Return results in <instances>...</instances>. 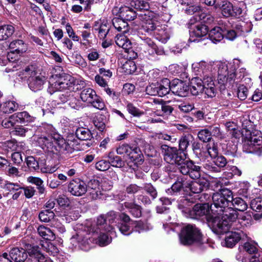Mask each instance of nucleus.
<instances>
[{"label": "nucleus", "instance_id": "obj_6", "mask_svg": "<svg viewBox=\"0 0 262 262\" xmlns=\"http://www.w3.org/2000/svg\"><path fill=\"white\" fill-rule=\"evenodd\" d=\"M181 244L184 246L200 245L202 242V234L195 225L188 224L183 227L179 235Z\"/></svg>", "mask_w": 262, "mask_h": 262}, {"label": "nucleus", "instance_id": "obj_20", "mask_svg": "<svg viewBox=\"0 0 262 262\" xmlns=\"http://www.w3.org/2000/svg\"><path fill=\"white\" fill-rule=\"evenodd\" d=\"M250 208L254 211L253 217L256 221L262 219V198L258 197L253 199L250 204Z\"/></svg>", "mask_w": 262, "mask_h": 262}, {"label": "nucleus", "instance_id": "obj_11", "mask_svg": "<svg viewBox=\"0 0 262 262\" xmlns=\"http://www.w3.org/2000/svg\"><path fill=\"white\" fill-rule=\"evenodd\" d=\"M251 217L247 212L238 216L233 221L230 222L228 225L227 233L231 227L233 229L241 230L245 227L249 226L251 225Z\"/></svg>", "mask_w": 262, "mask_h": 262}, {"label": "nucleus", "instance_id": "obj_49", "mask_svg": "<svg viewBox=\"0 0 262 262\" xmlns=\"http://www.w3.org/2000/svg\"><path fill=\"white\" fill-rule=\"evenodd\" d=\"M67 75L64 74L60 76L58 79L55 81V86H58L59 91L67 90L68 86H67Z\"/></svg>", "mask_w": 262, "mask_h": 262}, {"label": "nucleus", "instance_id": "obj_48", "mask_svg": "<svg viewBox=\"0 0 262 262\" xmlns=\"http://www.w3.org/2000/svg\"><path fill=\"white\" fill-rule=\"evenodd\" d=\"M208 155L213 159L218 155V148L217 145L214 143H209L206 146Z\"/></svg>", "mask_w": 262, "mask_h": 262}, {"label": "nucleus", "instance_id": "obj_4", "mask_svg": "<svg viewBox=\"0 0 262 262\" xmlns=\"http://www.w3.org/2000/svg\"><path fill=\"white\" fill-rule=\"evenodd\" d=\"M252 126L251 122L247 120L243 123V129L245 130L243 135L244 137V150L248 153L259 154L262 146V133L258 130H250L249 126Z\"/></svg>", "mask_w": 262, "mask_h": 262}, {"label": "nucleus", "instance_id": "obj_31", "mask_svg": "<svg viewBox=\"0 0 262 262\" xmlns=\"http://www.w3.org/2000/svg\"><path fill=\"white\" fill-rule=\"evenodd\" d=\"M75 135L81 140H90L93 136L91 131L86 128L80 127L77 128Z\"/></svg>", "mask_w": 262, "mask_h": 262}, {"label": "nucleus", "instance_id": "obj_50", "mask_svg": "<svg viewBox=\"0 0 262 262\" xmlns=\"http://www.w3.org/2000/svg\"><path fill=\"white\" fill-rule=\"evenodd\" d=\"M54 216V213L53 211L46 210L41 211L39 214V218L40 220L43 222H48Z\"/></svg>", "mask_w": 262, "mask_h": 262}, {"label": "nucleus", "instance_id": "obj_59", "mask_svg": "<svg viewBox=\"0 0 262 262\" xmlns=\"http://www.w3.org/2000/svg\"><path fill=\"white\" fill-rule=\"evenodd\" d=\"M237 33L233 30H229L227 28H224V36L229 40H233L236 37Z\"/></svg>", "mask_w": 262, "mask_h": 262}, {"label": "nucleus", "instance_id": "obj_40", "mask_svg": "<svg viewBox=\"0 0 262 262\" xmlns=\"http://www.w3.org/2000/svg\"><path fill=\"white\" fill-rule=\"evenodd\" d=\"M1 147L6 152L13 151L17 150L18 144L15 140H9L1 143Z\"/></svg>", "mask_w": 262, "mask_h": 262}, {"label": "nucleus", "instance_id": "obj_58", "mask_svg": "<svg viewBox=\"0 0 262 262\" xmlns=\"http://www.w3.org/2000/svg\"><path fill=\"white\" fill-rule=\"evenodd\" d=\"M111 241L108 236L105 234H100L98 236V244L101 246H104L108 244Z\"/></svg>", "mask_w": 262, "mask_h": 262}, {"label": "nucleus", "instance_id": "obj_54", "mask_svg": "<svg viewBox=\"0 0 262 262\" xmlns=\"http://www.w3.org/2000/svg\"><path fill=\"white\" fill-rule=\"evenodd\" d=\"M26 163L31 170H35L39 168L38 162L33 157H28L26 160Z\"/></svg>", "mask_w": 262, "mask_h": 262}, {"label": "nucleus", "instance_id": "obj_28", "mask_svg": "<svg viewBox=\"0 0 262 262\" xmlns=\"http://www.w3.org/2000/svg\"><path fill=\"white\" fill-rule=\"evenodd\" d=\"M9 48L11 51L15 52L17 54L23 53L27 50V45L20 39L15 40L11 42Z\"/></svg>", "mask_w": 262, "mask_h": 262}, {"label": "nucleus", "instance_id": "obj_45", "mask_svg": "<svg viewBox=\"0 0 262 262\" xmlns=\"http://www.w3.org/2000/svg\"><path fill=\"white\" fill-rule=\"evenodd\" d=\"M67 86H68L67 90L71 91H76L78 90V81L70 75H67Z\"/></svg>", "mask_w": 262, "mask_h": 262}, {"label": "nucleus", "instance_id": "obj_17", "mask_svg": "<svg viewBox=\"0 0 262 262\" xmlns=\"http://www.w3.org/2000/svg\"><path fill=\"white\" fill-rule=\"evenodd\" d=\"M203 85L205 88V93L208 97L212 98L214 97L216 93V89L215 86L214 82L212 77L209 74H205L201 76Z\"/></svg>", "mask_w": 262, "mask_h": 262}, {"label": "nucleus", "instance_id": "obj_7", "mask_svg": "<svg viewBox=\"0 0 262 262\" xmlns=\"http://www.w3.org/2000/svg\"><path fill=\"white\" fill-rule=\"evenodd\" d=\"M23 74L26 76H30L28 78V85L30 89L35 92L42 88L46 77L39 73L35 66H28L23 70Z\"/></svg>", "mask_w": 262, "mask_h": 262}, {"label": "nucleus", "instance_id": "obj_43", "mask_svg": "<svg viewBox=\"0 0 262 262\" xmlns=\"http://www.w3.org/2000/svg\"><path fill=\"white\" fill-rule=\"evenodd\" d=\"M125 207L129 210L131 213L135 217H140L141 215V210L140 206L130 203H125Z\"/></svg>", "mask_w": 262, "mask_h": 262}, {"label": "nucleus", "instance_id": "obj_13", "mask_svg": "<svg viewBox=\"0 0 262 262\" xmlns=\"http://www.w3.org/2000/svg\"><path fill=\"white\" fill-rule=\"evenodd\" d=\"M116 16H118V20L122 21L123 25V32H125L127 30V23L125 22V20H131L134 19L136 17V13L133 10L129 8L124 6L121 7L119 8Z\"/></svg>", "mask_w": 262, "mask_h": 262}, {"label": "nucleus", "instance_id": "obj_41", "mask_svg": "<svg viewBox=\"0 0 262 262\" xmlns=\"http://www.w3.org/2000/svg\"><path fill=\"white\" fill-rule=\"evenodd\" d=\"M192 136L188 134L182 136L179 140V149L181 151H185L192 141Z\"/></svg>", "mask_w": 262, "mask_h": 262}, {"label": "nucleus", "instance_id": "obj_32", "mask_svg": "<svg viewBox=\"0 0 262 262\" xmlns=\"http://www.w3.org/2000/svg\"><path fill=\"white\" fill-rule=\"evenodd\" d=\"M14 32V28L12 25H6L0 26V41L7 39Z\"/></svg>", "mask_w": 262, "mask_h": 262}, {"label": "nucleus", "instance_id": "obj_19", "mask_svg": "<svg viewBox=\"0 0 262 262\" xmlns=\"http://www.w3.org/2000/svg\"><path fill=\"white\" fill-rule=\"evenodd\" d=\"M208 33V27L204 24L198 23L194 26L193 30L190 32V40L193 42L199 41L200 40L199 39H193V37L200 38L206 36Z\"/></svg>", "mask_w": 262, "mask_h": 262}, {"label": "nucleus", "instance_id": "obj_8", "mask_svg": "<svg viewBox=\"0 0 262 262\" xmlns=\"http://www.w3.org/2000/svg\"><path fill=\"white\" fill-rule=\"evenodd\" d=\"M9 255L14 262H29L27 260L28 254L26 250L22 248H13L9 252ZM30 260L34 262H42L45 257L40 253L37 252L31 255Z\"/></svg>", "mask_w": 262, "mask_h": 262}, {"label": "nucleus", "instance_id": "obj_21", "mask_svg": "<svg viewBox=\"0 0 262 262\" xmlns=\"http://www.w3.org/2000/svg\"><path fill=\"white\" fill-rule=\"evenodd\" d=\"M136 69V65L133 60L123 59L119 63L118 71L125 74H132Z\"/></svg>", "mask_w": 262, "mask_h": 262}, {"label": "nucleus", "instance_id": "obj_2", "mask_svg": "<svg viewBox=\"0 0 262 262\" xmlns=\"http://www.w3.org/2000/svg\"><path fill=\"white\" fill-rule=\"evenodd\" d=\"M164 159L168 163L175 164L180 172L189 176L192 179L201 177V167L196 165L191 160L186 159V155L179 151L176 147L165 146Z\"/></svg>", "mask_w": 262, "mask_h": 262}, {"label": "nucleus", "instance_id": "obj_60", "mask_svg": "<svg viewBox=\"0 0 262 262\" xmlns=\"http://www.w3.org/2000/svg\"><path fill=\"white\" fill-rule=\"evenodd\" d=\"M92 105L99 110H102L104 107V104L103 101L96 95V97L93 99V101L90 102Z\"/></svg>", "mask_w": 262, "mask_h": 262}, {"label": "nucleus", "instance_id": "obj_53", "mask_svg": "<svg viewBox=\"0 0 262 262\" xmlns=\"http://www.w3.org/2000/svg\"><path fill=\"white\" fill-rule=\"evenodd\" d=\"M187 182L178 181L171 186V189L174 192L179 191L182 188L187 191Z\"/></svg>", "mask_w": 262, "mask_h": 262}, {"label": "nucleus", "instance_id": "obj_57", "mask_svg": "<svg viewBox=\"0 0 262 262\" xmlns=\"http://www.w3.org/2000/svg\"><path fill=\"white\" fill-rule=\"evenodd\" d=\"M248 89L244 85H241L239 86L237 91V97L242 100L246 99L248 96Z\"/></svg>", "mask_w": 262, "mask_h": 262}, {"label": "nucleus", "instance_id": "obj_55", "mask_svg": "<svg viewBox=\"0 0 262 262\" xmlns=\"http://www.w3.org/2000/svg\"><path fill=\"white\" fill-rule=\"evenodd\" d=\"M110 162L101 160L96 163L95 167L99 171H105L110 168Z\"/></svg>", "mask_w": 262, "mask_h": 262}, {"label": "nucleus", "instance_id": "obj_16", "mask_svg": "<svg viewBox=\"0 0 262 262\" xmlns=\"http://www.w3.org/2000/svg\"><path fill=\"white\" fill-rule=\"evenodd\" d=\"M171 91L180 97H185L188 92V86L186 83L179 79H174L171 82Z\"/></svg>", "mask_w": 262, "mask_h": 262}, {"label": "nucleus", "instance_id": "obj_46", "mask_svg": "<svg viewBox=\"0 0 262 262\" xmlns=\"http://www.w3.org/2000/svg\"><path fill=\"white\" fill-rule=\"evenodd\" d=\"M93 124L96 128L100 132H102L105 127L104 117L100 115L96 116L93 120Z\"/></svg>", "mask_w": 262, "mask_h": 262}, {"label": "nucleus", "instance_id": "obj_42", "mask_svg": "<svg viewBox=\"0 0 262 262\" xmlns=\"http://www.w3.org/2000/svg\"><path fill=\"white\" fill-rule=\"evenodd\" d=\"M18 107V105L14 101H8L5 102L3 104L2 110L5 113H12L16 111Z\"/></svg>", "mask_w": 262, "mask_h": 262}, {"label": "nucleus", "instance_id": "obj_12", "mask_svg": "<svg viewBox=\"0 0 262 262\" xmlns=\"http://www.w3.org/2000/svg\"><path fill=\"white\" fill-rule=\"evenodd\" d=\"M68 191L73 195L81 196L87 191L85 183L79 179L72 180L68 185Z\"/></svg>", "mask_w": 262, "mask_h": 262}, {"label": "nucleus", "instance_id": "obj_29", "mask_svg": "<svg viewBox=\"0 0 262 262\" xmlns=\"http://www.w3.org/2000/svg\"><path fill=\"white\" fill-rule=\"evenodd\" d=\"M210 40L213 43L220 41L224 37V28L216 27L211 29L209 32Z\"/></svg>", "mask_w": 262, "mask_h": 262}, {"label": "nucleus", "instance_id": "obj_35", "mask_svg": "<svg viewBox=\"0 0 262 262\" xmlns=\"http://www.w3.org/2000/svg\"><path fill=\"white\" fill-rule=\"evenodd\" d=\"M238 188L237 193L239 195L247 198L249 194V190L250 187L249 182L247 181H239L236 184Z\"/></svg>", "mask_w": 262, "mask_h": 262}, {"label": "nucleus", "instance_id": "obj_47", "mask_svg": "<svg viewBox=\"0 0 262 262\" xmlns=\"http://www.w3.org/2000/svg\"><path fill=\"white\" fill-rule=\"evenodd\" d=\"M198 136L201 141L207 142L210 141L212 135L210 130L208 129H204L198 133Z\"/></svg>", "mask_w": 262, "mask_h": 262}, {"label": "nucleus", "instance_id": "obj_15", "mask_svg": "<svg viewBox=\"0 0 262 262\" xmlns=\"http://www.w3.org/2000/svg\"><path fill=\"white\" fill-rule=\"evenodd\" d=\"M221 6L222 13L225 17L238 16L242 14V9L239 7H233L232 4L228 1H223V4L218 5Z\"/></svg>", "mask_w": 262, "mask_h": 262}, {"label": "nucleus", "instance_id": "obj_30", "mask_svg": "<svg viewBox=\"0 0 262 262\" xmlns=\"http://www.w3.org/2000/svg\"><path fill=\"white\" fill-rule=\"evenodd\" d=\"M37 231L39 235L46 240L53 241L55 238L54 232L44 226H39L37 228Z\"/></svg>", "mask_w": 262, "mask_h": 262}, {"label": "nucleus", "instance_id": "obj_14", "mask_svg": "<svg viewBox=\"0 0 262 262\" xmlns=\"http://www.w3.org/2000/svg\"><path fill=\"white\" fill-rule=\"evenodd\" d=\"M213 160V164L210 162H206L203 164L204 168L210 172H219L221 171V168L225 167L227 164L226 158L220 156L215 157Z\"/></svg>", "mask_w": 262, "mask_h": 262}, {"label": "nucleus", "instance_id": "obj_39", "mask_svg": "<svg viewBox=\"0 0 262 262\" xmlns=\"http://www.w3.org/2000/svg\"><path fill=\"white\" fill-rule=\"evenodd\" d=\"M16 121H19L20 123L31 122L34 121L35 118L31 116L26 111L18 112L14 114Z\"/></svg>", "mask_w": 262, "mask_h": 262}, {"label": "nucleus", "instance_id": "obj_52", "mask_svg": "<svg viewBox=\"0 0 262 262\" xmlns=\"http://www.w3.org/2000/svg\"><path fill=\"white\" fill-rule=\"evenodd\" d=\"M142 188L144 189V190L151 196L152 199H155L157 197V190L151 184H145L142 187Z\"/></svg>", "mask_w": 262, "mask_h": 262}, {"label": "nucleus", "instance_id": "obj_62", "mask_svg": "<svg viewBox=\"0 0 262 262\" xmlns=\"http://www.w3.org/2000/svg\"><path fill=\"white\" fill-rule=\"evenodd\" d=\"M127 107L129 113L135 116H139L142 114V113L132 103H128Z\"/></svg>", "mask_w": 262, "mask_h": 262}, {"label": "nucleus", "instance_id": "obj_56", "mask_svg": "<svg viewBox=\"0 0 262 262\" xmlns=\"http://www.w3.org/2000/svg\"><path fill=\"white\" fill-rule=\"evenodd\" d=\"M130 151H129L128 155L129 156L130 159L135 161L141 155V150L139 147H131Z\"/></svg>", "mask_w": 262, "mask_h": 262}, {"label": "nucleus", "instance_id": "obj_64", "mask_svg": "<svg viewBox=\"0 0 262 262\" xmlns=\"http://www.w3.org/2000/svg\"><path fill=\"white\" fill-rule=\"evenodd\" d=\"M249 262H262V252L256 253L253 254L249 259Z\"/></svg>", "mask_w": 262, "mask_h": 262}, {"label": "nucleus", "instance_id": "obj_9", "mask_svg": "<svg viewBox=\"0 0 262 262\" xmlns=\"http://www.w3.org/2000/svg\"><path fill=\"white\" fill-rule=\"evenodd\" d=\"M214 63V62L213 61L202 60L199 62H195L192 64V70L195 75L201 77L209 74L213 69Z\"/></svg>", "mask_w": 262, "mask_h": 262}, {"label": "nucleus", "instance_id": "obj_1", "mask_svg": "<svg viewBox=\"0 0 262 262\" xmlns=\"http://www.w3.org/2000/svg\"><path fill=\"white\" fill-rule=\"evenodd\" d=\"M211 209L213 214L207 218V223L212 230L216 234L227 232L230 222L237 217V212L229 204L232 200V192L227 188L219 189L213 193Z\"/></svg>", "mask_w": 262, "mask_h": 262}, {"label": "nucleus", "instance_id": "obj_38", "mask_svg": "<svg viewBox=\"0 0 262 262\" xmlns=\"http://www.w3.org/2000/svg\"><path fill=\"white\" fill-rule=\"evenodd\" d=\"M230 204L234 207L235 209L240 211H244L248 208V204L241 198H235L231 200Z\"/></svg>", "mask_w": 262, "mask_h": 262}, {"label": "nucleus", "instance_id": "obj_37", "mask_svg": "<svg viewBox=\"0 0 262 262\" xmlns=\"http://www.w3.org/2000/svg\"><path fill=\"white\" fill-rule=\"evenodd\" d=\"M242 247L243 250L251 255L256 254L257 252H262L258 249L257 244L253 241L245 243Z\"/></svg>", "mask_w": 262, "mask_h": 262}, {"label": "nucleus", "instance_id": "obj_22", "mask_svg": "<svg viewBox=\"0 0 262 262\" xmlns=\"http://www.w3.org/2000/svg\"><path fill=\"white\" fill-rule=\"evenodd\" d=\"M242 235V231L228 232L225 238V246L228 248L233 247L239 241Z\"/></svg>", "mask_w": 262, "mask_h": 262}, {"label": "nucleus", "instance_id": "obj_51", "mask_svg": "<svg viewBox=\"0 0 262 262\" xmlns=\"http://www.w3.org/2000/svg\"><path fill=\"white\" fill-rule=\"evenodd\" d=\"M15 115L10 116L8 118H5L2 122V125L5 128H9L13 127L16 123Z\"/></svg>", "mask_w": 262, "mask_h": 262}, {"label": "nucleus", "instance_id": "obj_61", "mask_svg": "<svg viewBox=\"0 0 262 262\" xmlns=\"http://www.w3.org/2000/svg\"><path fill=\"white\" fill-rule=\"evenodd\" d=\"M120 231L122 234L129 235L131 233L129 224L126 223H121L118 226Z\"/></svg>", "mask_w": 262, "mask_h": 262}, {"label": "nucleus", "instance_id": "obj_26", "mask_svg": "<svg viewBox=\"0 0 262 262\" xmlns=\"http://www.w3.org/2000/svg\"><path fill=\"white\" fill-rule=\"evenodd\" d=\"M190 91L193 95H197L200 93H205V88L203 85L202 79L200 77H194L190 82Z\"/></svg>", "mask_w": 262, "mask_h": 262}, {"label": "nucleus", "instance_id": "obj_27", "mask_svg": "<svg viewBox=\"0 0 262 262\" xmlns=\"http://www.w3.org/2000/svg\"><path fill=\"white\" fill-rule=\"evenodd\" d=\"M116 44L118 47L122 48L125 52H128L132 49L130 41L123 34L117 35Z\"/></svg>", "mask_w": 262, "mask_h": 262}, {"label": "nucleus", "instance_id": "obj_10", "mask_svg": "<svg viewBox=\"0 0 262 262\" xmlns=\"http://www.w3.org/2000/svg\"><path fill=\"white\" fill-rule=\"evenodd\" d=\"M147 91L151 95H158L160 97L165 96L171 91L170 81L168 79L165 78L161 81V83L157 87L153 88L150 85L147 88Z\"/></svg>", "mask_w": 262, "mask_h": 262}, {"label": "nucleus", "instance_id": "obj_23", "mask_svg": "<svg viewBox=\"0 0 262 262\" xmlns=\"http://www.w3.org/2000/svg\"><path fill=\"white\" fill-rule=\"evenodd\" d=\"M94 29L98 32L100 38H104L110 30V27L106 21L99 19L95 22Z\"/></svg>", "mask_w": 262, "mask_h": 262}, {"label": "nucleus", "instance_id": "obj_24", "mask_svg": "<svg viewBox=\"0 0 262 262\" xmlns=\"http://www.w3.org/2000/svg\"><path fill=\"white\" fill-rule=\"evenodd\" d=\"M114 217L115 212L114 211H111L108 213L106 217L103 215H100L97 219V225L102 226L104 224H108L109 227L105 228V230L110 231L113 229Z\"/></svg>", "mask_w": 262, "mask_h": 262}, {"label": "nucleus", "instance_id": "obj_44", "mask_svg": "<svg viewBox=\"0 0 262 262\" xmlns=\"http://www.w3.org/2000/svg\"><path fill=\"white\" fill-rule=\"evenodd\" d=\"M28 181L37 186V188L40 193H44L45 188L43 184V181L41 179L38 177H30L28 178Z\"/></svg>", "mask_w": 262, "mask_h": 262}, {"label": "nucleus", "instance_id": "obj_36", "mask_svg": "<svg viewBox=\"0 0 262 262\" xmlns=\"http://www.w3.org/2000/svg\"><path fill=\"white\" fill-rule=\"evenodd\" d=\"M146 49L149 54H156L161 55L163 53L162 49H159L157 46L150 39H146L145 41Z\"/></svg>", "mask_w": 262, "mask_h": 262}, {"label": "nucleus", "instance_id": "obj_5", "mask_svg": "<svg viewBox=\"0 0 262 262\" xmlns=\"http://www.w3.org/2000/svg\"><path fill=\"white\" fill-rule=\"evenodd\" d=\"M73 136H69L64 139L58 134H53L48 136L40 137L38 142L47 146L48 148L53 144H56L60 151L64 154H71L75 150V140Z\"/></svg>", "mask_w": 262, "mask_h": 262}, {"label": "nucleus", "instance_id": "obj_25", "mask_svg": "<svg viewBox=\"0 0 262 262\" xmlns=\"http://www.w3.org/2000/svg\"><path fill=\"white\" fill-rule=\"evenodd\" d=\"M187 189H188L193 193H199L204 189L207 188L208 183L206 180H199L191 183H187Z\"/></svg>", "mask_w": 262, "mask_h": 262}, {"label": "nucleus", "instance_id": "obj_3", "mask_svg": "<svg viewBox=\"0 0 262 262\" xmlns=\"http://www.w3.org/2000/svg\"><path fill=\"white\" fill-rule=\"evenodd\" d=\"M217 66V80L221 90H224L226 87L231 86L234 83L238 82L246 74L245 68L240 69L239 73L236 74L235 67L232 63L220 62Z\"/></svg>", "mask_w": 262, "mask_h": 262}, {"label": "nucleus", "instance_id": "obj_18", "mask_svg": "<svg viewBox=\"0 0 262 262\" xmlns=\"http://www.w3.org/2000/svg\"><path fill=\"white\" fill-rule=\"evenodd\" d=\"M144 28L146 30L147 32L155 31V33L159 35L162 38L168 39L169 35L164 28H161L160 26H157L154 21L152 19H148L145 21L143 25Z\"/></svg>", "mask_w": 262, "mask_h": 262}, {"label": "nucleus", "instance_id": "obj_34", "mask_svg": "<svg viewBox=\"0 0 262 262\" xmlns=\"http://www.w3.org/2000/svg\"><path fill=\"white\" fill-rule=\"evenodd\" d=\"M193 213L197 217L207 215L209 210V206L207 204H196L193 208Z\"/></svg>", "mask_w": 262, "mask_h": 262}, {"label": "nucleus", "instance_id": "obj_63", "mask_svg": "<svg viewBox=\"0 0 262 262\" xmlns=\"http://www.w3.org/2000/svg\"><path fill=\"white\" fill-rule=\"evenodd\" d=\"M11 159L12 161L16 164H19L23 162L21 154L19 151L14 152L12 154Z\"/></svg>", "mask_w": 262, "mask_h": 262}, {"label": "nucleus", "instance_id": "obj_33", "mask_svg": "<svg viewBox=\"0 0 262 262\" xmlns=\"http://www.w3.org/2000/svg\"><path fill=\"white\" fill-rule=\"evenodd\" d=\"M96 93L93 89L87 88L83 90L80 94L81 100L87 103H90L93 101V99L96 97Z\"/></svg>", "mask_w": 262, "mask_h": 262}]
</instances>
